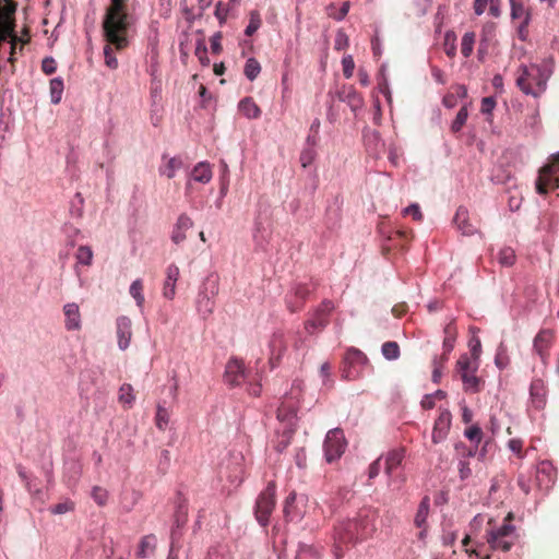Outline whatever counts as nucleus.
<instances>
[{
    "mask_svg": "<svg viewBox=\"0 0 559 559\" xmlns=\"http://www.w3.org/2000/svg\"><path fill=\"white\" fill-rule=\"evenodd\" d=\"M193 222L190 216L186 213H182L178 216L177 222L175 223L171 230V241L175 245H179L186 239V233L192 228Z\"/></svg>",
    "mask_w": 559,
    "mask_h": 559,
    "instance_id": "nucleus-19",
    "label": "nucleus"
},
{
    "mask_svg": "<svg viewBox=\"0 0 559 559\" xmlns=\"http://www.w3.org/2000/svg\"><path fill=\"white\" fill-rule=\"evenodd\" d=\"M346 448L344 433L340 428L331 429L324 439L323 449L328 462H333L341 457Z\"/></svg>",
    "mask_w": 559,
    "mask_h": 559,
    "instance_id": "nucleus-7",
    "label": "nucleus"
},
{
    "mask_svg": "<svg viewBox=\"0 0 559 559\" xmlns=\"http://www.w3.org/2000/svg\"><path fill=\"white\" fill-rule=\"evenodd\" d=\"M335 96L340 102L346 103L354 112L360 110L364 106L362 96L352 85H343L336 90Z\"/></svg>",
    "mask_w": 559,
    "mask_h": 559,
    "instance_id": "nucleus-16",
    "label": "nucleus"
},
{
    "mask_svg": "<svg viewBox=\"0 0 559 559\" xmlns=\"http://www.w3.org/2000/svg\"><path fill=\"white\" fill-rule=\"evenodd\" d=\"M521 74L516 78V86L525 94L535 98L539 97V93L534 90L528 80L536 83L535 70H532V63L530 66L521 64L519 68Z\"/></svg>",
    "mask_w": 559,
    "mask_h": 559,
    "instance_id": "nucleus-18",
    "label": "nucleus"
},
{
    "mask_svg": "<svg viewBox=\"0 0 559 559\" xmlns=\"http://www.w3.org/2000/svg\"><path fill=\"white\" fill-rule=\"evenodd\" d=\"M64 312V328L68 331H78L81 329V313L79 305L75 302H68L63 306Z\"/></svg>",
    "mask_w": 559,
    "mask_h": 559,
    "instance_id": "nucleus-24",
    "label": "nucleus"
},
{
    "mask_svg": "<svg viewBox=\"0 0 559 559\" xmlns=\"http://www.w3.org/2000/svg\"><path fill=\"white\" fill-rule=\"evenodd\" d=\"M261 72V66L255 58H249L246 61L243 73L249 81H254Z\"/></svg>",
    "mask_w": 559,
    "mask_h": 559,
    "instance_id": "nucleus-41",
    "label": "nucleus"
},
{
    "mask_svg": "<svg viewBox=\"0 0 559 559\" xmlns=\"http://www.w3.org/2000/svg\"><path fill=\"white\" fill-rule=\"evenodd\" d=\"M475 44V33L474 32H466L461 40V53L463 57L468 58L474 48Z\"/></svg>",
    "mask_w": 559,
    "mask_h": 559,
    "instance_id": "nucleus-42",
    "label": "nucleus"
},
{
    "mask_svg": "<svg viewBox=\"0 0 559 559\" xmlns=\"http://www.w3.org/2000/svg\"><path fill=\"white\" fill-rule=\"evenodd\" d=\"M297 412V404L295 402H290L288 396H285L276 412V417L280 423L278 428H290L292 430H296Z\"/></svg>",
    "mask_w": 559,
    "mask_h": 559,
    "instance_id": "nucleus-12",
    "label": "nucleus"
},
{
    "mask_svg": "<svg viewBox=\"0 0 559 559\" xmlns=\"http://www.w3.org/2000/svg\"><path fill=\"white\" fill-rule=\"evenodd\" d=\"M556 174L557 166L552 164L544 165L539 169L538 177L535 181V189L538 194H547L548 188H559V177H557Z\"/></svg>",
    "mask_w": 559,
    "mask_h": 559,
    "instance_id": "nucleus-10",
    "label": "nucleus"
},
{
    "mask_svg": "<svg viewBox=\"0 0 559 559\" xmlns=\"http://www.w3.org/2000/svg\"><path fill=\"white\" fill-rule=\"evenodd\" d=\"M286 343L284 340V333L282 331H276L272 334L269 342L270 349V358L269 364L272 369L278 366L281 358L286 352Z\"/></svg>",
    "mask_w": 559,
    "mask_h": 559,
    "instance_id": "nucleus-17",
    "label": "nucleus"
},
{
    "mask_svg": "<svg viewBox=\"0 0 559 559\" xmlns=\"http://www.w3.org/2000/svg\"><path fill=\"white\" fill-rule=\"evenodd\" d=\"M116 324H117L118 347L121 350H126L130 345L131 335H132L131 320L126 316H121L117 319Z\"/></svg>",
    "mask_w": 559,
    "mask_h": 559,
    "instance_id": "nucleus-20",
    "label": "nucleus"
},
{
    "mask_svg": "<svg viewBox=\"0 0 559 559\" xmlns=\"http://www.w3.org/2000/svg\"><path fill=\"white\" fill-rule=\"evenodd\" d=\"M498 263L503 267L512 266L516 261L514 249L511 247H502L497 254Z\"/></svg>",
    "mask_w": 559,
    "mask_h": 559,
    "instance_id": "nucleus-38",
    "label": "nucleus"
},
{
    "mask_svg": "<svg viewBox=\"0 0 559 559\" xmlns=\"http://www.w3.org/2000/svg\"><path fill=\"white\" fill-rule=\"evenodd\" d=\"M239 111L249 119H255L261 115L259 106L251 97L242 98L238 104Z\"/></svg>",
    "mask_w": 559,
    "mask_h": 559,
    "instance_id": "nucleus-34",
    "label": "nucleus"
},
{
    "mask_svg": "<svg viewBox=\"0 0 559 559\" xmlns=\"http://www.w3.org/2000/svg\"><path fill=\"white\" fill-rule=\"evenodd\" d=\"M84 199L80 192L75 193L74 199L71 201L70 214L73 217H81L83 213Z\"/></svg>",
    "mask_w": 559,
    "mask_h": 559,
    "instance_id": "nucleus-53",
    "label": "nucleus"
},
{
    "mask_svg": "<svg viewBox=\"0 0 559 559\" xmlns=\"http://www.w3.org/2000/svg\"><path fill=\"white\" fill-rule=\"evenodd\" d=\"M464 436L469 441L474 442L475 445L477 447L478 443L481 441L483 431H481V429L477 425H474V426H471L468 429H466L464 431Z\"/></svg>",
    "mask_w": 559,
    "mask_h": 559,
    "instance_id": "nucleus-56",
    "label": "nucleus"
},
{
    "mask_svg": "<svg viewBox=\"0 0 559 559\" xmlns=\"http://www.w3.org/2000/svg\"><path fill=\"white\" fill-rule=\"evenodd\" d=\"M157 538L154 534L145 535L141 538L136 550V557L141 559L151 558L155 554Z\"/></svg>",
    "mask_w": 559,
    "mask_h": 559,
    "instance_id": "nucleus-25",
    "label": "nucleus"
},
{
    "mask_svg": "<svg viewBox=\"0 0 559 559\" xmlns=\"http://www.w3.org/2000/svg\"><path fill=\"white\" fill-rule=\"evenodd\" d=\"M479 364L474 362L471 373H463L461 380L463 382L464 390L471 393H477L480 391V379L475 374Z\"/></svg>",
    "mask_w": 559,
    "mask_h": 559,
    "instance_id": "nucleus-31",
    "label": "nucleus"
},
{
    "mask_svg": "<svg viewBox=\"0 0 559 559\" xmlns=\"http://www.w3.org/2000/svg\"><path fill=\"white\" fill-rule=\"evenodd\" d=\"M346 359L352 364H358V365H364L367 362L366 355L357 348L348 349L347 354H346Z\"/></svg>",
    "mask_w": 559,
    "mask_h": 559,
    "instance_id": "nucleus-55",
    "label": "nucleus"
},
{
    "mask_svg": "<svg viewBox=\"0 0 559 559\" xmlns=\"http://www.w3.org/2000/svg\"><path fill=\"white\" fill-rule=\"evenodd\" d=\"M556 469L549 461H542L536 467V485L539 490L548 491L556 481Z\"/></svg>",
    "mask_w": 559,
    "mask_h": 559,
    "instance_id": "nucleus-13",
    "label": "nucleus"
},
{
    "mask_svg": "<svg viewBox=\"0 0 559 559\" xmlns=\"http://www.w3.org/2000/svg\"><path fill=\"white\" fill-rule=\"evenodd\" d=\"M509 1H510V8H511V19L518 20L521 17H525L527 12L524 8V4L516 0H509Z\"/></svg>",
    "mask_w": 559,
    "mask_h": 559,
    "instance_id": "nucleus-57",
    "label": "nucleus"
},
{
    "mask_svg": "<svg viewBox=\"0 0 559 559\" xmlns=\"http://www.w3.org/2000/svg\"><path fill=\"white\" fill-rule=\"evenodd\" d=\"M452 423V415L449 409H441L439 416L435 420L432 429V442L438 444L444 441L448 437Z\"/></svg>",
    "mask_w": 559,
    "mask_h": 559,
    "instance_id": "nucleus-14",
    "label": "nucleus"
},
{
    "mask_svg": "<svg viewBox=\"0 0 559 559\" xmlns=\"http://www.w3.org/2000/svg\"><path fill=\"white\" fill-rule=\"evenodd\" d=\"M284 518L288 522H298L304 516V511L297 504V495L292 491L284 501Z\"/></svg>",
    "mask_w": 559,
    "mask_h": 559,
    "instance_id": "nucleus-22",
    "label": "nucleus"
},
{
    "mask_svg": "<svg viewBox=\"0 0 559 559\" xmlns=\"http://www.w3.org/2000/svg\"><path fill=\"white\" fill-rule=\"evenodd\" d=\"M495 33H496V25L495 23H486L484 26H483V29H481V37H480V40L481 43H485L487 45H489V43L495 37Z\"/></svg>",
    "mask_w": 559,
    "mask_h": 559,
    "instance_id": "nucleus-58",
    "label": "nucleus"
},
{
    "mask_svg": "<svg viewBox=\"0 0 559 559\" xmlns=\"http://www.w3.org/2000/svg\"><path fill=\"white\" fill-rule=\"evenodd\" d=\"M107 43L108 44L104 47L105 64L110 70H116L118 68L119 63H118V59L116 58L115 52L111 48V46H114V45L110 44L108 40H107Z\"/></svg>",
    "mask_w": 559,
    "mask_h": 559,
    "instance_id": "nucleus-49",
    "label": "nucleus"
},
{
    "mask_svg": "<svg viewBox=\"0 0 559 559\" xmlns=\"http://www.w3.org/2000/svg\"><path fill=\"white\" fill-rule=\"evenodd\" d=\"M64 90L63 81L61 78H53L49 82L50 102L57 105L61 102L62 93Z\"/></svg>",
    "mask_w": 559,
    "mask_h": 559,
    "instance_id": "nucleus-37",
    "label": "nucleus"
},
{
    "mask_svg": "<svg viewBox=\"0 0 559 559\" xmlns=\"http://www.w3.org/2000/svg\"><path fill=\"white\" fill-rule=\"evenodd\" d=\"M296 430L290 428H277L276 437L274 439V449L276 452L282 453L290 444L292 438Z\"/></svg>",
    "mask_w": 559,
    "mask_h": 559,
    "instance_id": "nucleus-30",
    "label": "nucleus"
},
{
    "mask_svg": "<svg viewBox=\"0 0 559 559\" xmlns=\"http://www.w3.org/2000/svg\"><path fill=\"white\" fill-rule=\"evenodd\" d=\"M453 223L464 236H472L477 233V229L474 227V225L469 223L468 210L463 205L457 207L453 217Z\"/></svg>",
    "mask_w": 559,
    "mask_h": 559,
    "instance_id": "nucleus-23",
    "label": "nucleus"
},
{
    "mask_svg": "<svg viewBox=\"0 0 559 559\" xmlns=\"http://www.w3.org/2000/svg\"><path fill=\"white\" fill-rule=\"evenodd\" d=\"M429 508H430L429 498L426 496L420 501L417 512H416V515H415V519H414V523L418 528H423L424 526H426L428 514H429Z\"/></svg>",
    "mask_w": 559,
    "mask_h": 559,
    "instance_id": "nucleus-35",
    "label": "nucleus"
},
{
    "mask_svg": "<svg viewBox=\"0 0 559 559\" xmlns=\"http://www.w3.org/2000/svg\"><path fill=\"white\" fill-rule=\"evenodd\" d=\"M93 252L87 246H80L76 251V261L83 265H90L92 263Z\"/></svg>",
    "mask_w": 559,
    "mask_h": 559,
    "instance_id": "nucleus-51",
    "label": "nucleus"
},
{
    "mask_svg": "<svg viewBox=\"0 0 559 559\" xmlns=\"http://www.w3.org/2000/svg\"><path fill=\"white\" fill-rule=\"evenodd\" d=\"M135 396L133 394V388L129 383H123L119 389V401L126 405L131 406L134 402Z\"/></svg>",
    "mask_w": 559,
    "mask_h": 559,
    "instance_id": "nucleus-46",
    "label": "nucleus"
},
{
    "mask_svg": "<svg viewBox=\"0 0 559 559\" xmlns=\"http://www.w3.org/2000/svg\"><path fill=\"white\" fill-rule=\"evenodd\" d=\"M364 142L367 151L372 155H378L380 153L381 147H383L384 145L381 140L380 133L376 130L364 131Z\"/></svg>",
    "mask_w": 559,
    "mask_h": 559,
    "instance_id": "nucleus-28",
    "label": "nucleus"
},
{
    "mask_svg": "<svg viewBox=\"0 0 559 559\" xmlns=\"http://www.w3.org/2000/svg\"><path fill=\"white\" fill-rule=\"evenodd\" d=\"M249 378V371L246 369L243 361L233 357L225 367L224 380L230 386H238L246 382Z\"/></svg>",
    "mask_w": 559,
    "mask_h": 559,
    "instance_id": "nucleus-11",
    "label": "nucleus"
},
{
    "mask_svg": "<svg viewBox=\"0 0 559 559\" xmlns=\"http://www.w3.org/2000/svg\"><path fill=\"white\" fill-rule=\"evenodd\" d=\"M496 107V99L493 96L484 97L481 99L480 111L484 115H490Z\"/></svg>",
    "mask_w": 559,
    "mask_h": 559,
    "instance_id": "nucleus-62",
    "label": "nucleus"
},
{
    "mask_svg": "<svg viewBox=\"0 0 559 559\" xmlns=\"http://www.w3.org/2000/svg\"><path fill=\"white\" fill-rule=\"evenodd\" d=\"M126 1L110 0L102 23L105 39L118 50L129 45L130 31L134 24V17L128 12Z\"/></svg>",
    "mask_w": 559,
    "mask_h": 559,
    "instance_id": "nucleus-1",
    "label": "nucleus"
},
{
    "mask_svg": "<svg viewBox=\"0 0 559 559\" xmlns=\"http://www.w3.org/2000/svg\"><path fill=\"white\" fill-rule=\"evenodd\" d=\"M169 421V415L168 411L162 406L160 404L157 405L156 411V426L158 429L164 430Z\"/></svg>",
    "mask_w": 559,
    "mask_h": 559,
    "instance_id": "nucleus-54",
    "label": "nucleus"
},
{
    "mask_svg": "<svg viewBox=\"0 0 559 559\" xmlns=\"http://www.w3.org/2000/svg\"><path fill=\"white\" fill-rule=\"evenodd\" d=\"M190 179L200 183H207L212 179V169L209 163H198L190 173Z\"/></svg>",
    "mask_w": 559,
    "mask_h": 559,
    "instance_id": "nucleus-29",
    "label": "nucleus"
},
{
    "mask_svg": "<svg viewBox=\"0 0 559 559\" xmlns=\"http://www.w3.org/2000/svg\"><path fill=\"white\" fill-rule=\"evenodd\" d=\"M15 468H16V472H17L20 478L25 484V488L28 491V493L34 497H39L41 495V489L40 488L32 489V477H31V475H28L26 469L21 464H16Z\"/></svg>",
    "mask_w": 559,
    "mask_h": 559,
    "instance_id": "nucleus-40",
    "label": "nucleus"
},
{
    "mask_svg": "<svg viewBox=\"0 0 559 559\" xmlns=\"http://www.w3.org/2000/svg\"><path fill=\"white\" fill-rule=\"evenodd\" d=\"M275 492V484L271 481L257 498L254 506V515L258 523L263 527L269 525L270 516L274 510Z\"/></svg>",
    "mask_w": 559,
    "mask_h": 559,
    "instance_id": "nucleus-4",
    "label": "nucleus"
},
{
    "mask_svg": "<svg viewBox=\"0 0 559 559\" xmlns=\"http://www.w3.org/2000/svg\"><path fill=\"white\" fill-rule=\"evenodd\" d=\"M142 281L135 280L131 283L129 293L135 300L136 306L141 307L144 304V295L142 294Z\"/></svg>",
    "mask_w": 559,
    "mask_h": 559,
    "instance_id": "nucleus-48",
    "label": "nucleus"
},
{
    "mask_svg": "<svg viewBox=\"0 0 559 559\" xmlns=\"http://www.w3.org/2000/svg\"><path fill=\"white\" fill-rule=\"evenodd\" d=\"M343 73L346 79H350L354 73L355 62L352 55H346L342 59Z\"/></svg>",
    "mask_w": 559,
    "mask_h": 559,
    "instance_id": "nucleus-61",
    "label": "nucleus"
},
{
    "mask_svg": "<svg viewBox=\"0 0 559 559\" xmlns=\"http://www.w3.org/2000/svg\"><path fill=\"white\" fill-rule=\"evenodd\" d=\"M469 332L472 333L471 338L468 340V347L471 350L472 358L474 362L479 364V357L481 354V342L480 338L477 336V333L479 332L478 328L472 326L469 329Z\"/></svg>",
    "mask_w": 559,
    "mask_h": 559,
    "instance_id": "nucleus-36",
    "label": "nucleus"
},
{
    "mask_svg": "<svg viewBox=\"0 0 559 559\" xmlns=\"http://www.w3.org/2000/svg\"><path fill=\"white\" fill-rule=\"evenodd\" d=\"M156 72H157V66L156 64H151L150 67V74L152 76V96L153 97H157L160 93V90H162V82L160 80L157 78L156 75Z\"/></svg>",
    "mask_w": 559,
    "mask_h": 559,
    "instance_id": "nucleus-60",
    "label": "nucleus"
},
{
    "mask_svg": "<svg viewBox=\"0 0 559 559\" xmlns=\"http://www.w3.org/2000/svg\"><path fill=\"white\" fill-rule=\"evenodd\" d=\"M317 152L313 147H305L300 153V163L304 168L310 166L314 160Z\"/></svg>",
    "mask_w": 559,
    "mask_h": 559,
    "instance_id": "nucleus-59",
    "label": "nucleus"
},
{
    "mask_svg": "<svg viewBox=\"0 0 559 559\" xmlns=\"http://www.w3.org/2000/svg\"><path fill=\"white\" fill-rule=\"evenodd\" d=\"M91 496L93 500L99 506L103 507L107 503L108 500V491L100 487V486H94L92 488Z\"/></svg>",
    "mask_w": 559,
    "mask_h": 559,
    "instance_id": "nucleus-52",
    "label": "nucleus"
},
{
    "mask_svg": "<svg viewBox=\"0 0 559 559\" xmlns=\"http://www.w3.org/2000/svg\"><path fill=\"white\" fill-rule=\"evenodd\" d=\"M335 306L330 299H324L313 311L310 319L305 322V330L309 334H313L318 331L324 330L330 321V316L333 312Z\"/></svg>",
    "mask_w": 559,
    "mask_h": 559,
    "instance_id": "nucleus-5",
    "label": "nucleus"
},
{
    "mask_svg": "<svg viewBox=\"0 0 559 559\" xmlns=\"http://www.w3.org/2000/svg\"><path fill=\"white\" fill-rule=\"evenodd\" d=\"M249 16V23L245 29V35L248 37L252 36L262 24L260 13L257 10L251 11Z\"/></svg>",
    "mask_w": 559,
    "mask_h": 559,
    "instance_id": "nucleus-43",
    "label": "nucleus"
},
{
    "mask_svg": "<svg viewBox=\"0 0 559 559\" xmlns=\"http://www.w3.org/2000/svg\"><path fill=\"white\" fill-rule=\"evenodd\" d=\"M474 366V360L467 354H462L456 361V369L462 377L463 373H471Z\"/></svg>",
    "mask_w": 559,
    "mask_h": 559,
    "instance_id": "nucleus-47",
    "label": "nucleus"
},
{
    "mask_svg": "<svg viewBox=\"0 0 559 559\" xmlns=\"http://www.w3.org/2000/svg\"><path fill=\"white\" fill-rule=\"evenodd\" d=\"M381 353L382 356L390 361L399 359L401 355L400 346L394 341L383 343L381 346Z\"/></svg>",
    "mask_w": 559,
    "mask_h": 559,
    "instance_id": "nucleus-39",
    "label": "nucleus"
},
{
    "mask_svg": "<svg viewBox=\"0 0 559 559\" xmlns=\"http://www.w3.org/2000/svg\"><path fill=\"white\" fill-rule=\"evenodd\" d=\"M272 229L269 221V215L259 212L254 219L253 241L257 249L265 251L271 240Z\"/></svg>",
    "mask_w": 559,
    "mask_h": 559,
    "instance_id": "nucleus-8",
    "label": "nucleus"
},
{
    "mask_svg": "<svg viewBox=\"0 0 559 559\" xmlns=\"http://www.w3.org/2000/svg\"><path fill=\"white\" fill-rule=\"evenodd\" d=\"M552 341V333L549 330H542L534 337L533 349L544 359L546 350L549 348Z\"/></svg>",
    "mask_w": 559,
    "mask_h": 559,
    "instance_id": "nucleus-26",
    "label": "nucleus"
},
{
    "mask_svg": "<svg viewBox=\"0 0 559 559\" xmlns=\"http://www.w3.org/2000/svg\"><path fill=\"white\" fill-rule=\"evenodd\" d=\"M443 332H444V338H443V343H442V348L444 352V360H447L448 359L447 355H449L453 350L455 340H456V328H455V324L453 323V321L449 322L444 326Z\"/></svg>",
    "mask_w": 559,
    "mask_h": 559,
    "instance_id": "nucleus-32",
    "label": "nucleus"
},
{
    "mask_svg": "<svg viewBox=\"0 0 559 559\" xmlns=\"http://www.w3.org/2000/svg\"><path fill=\"white\" fill-rule=\"evenodd\" d=\"M183 166V163L178 157H171L168 159L164 169H160V174L171 179L176 175V170L180 169Z\"/></svg>",
    "mask_w": 559,
    "mask_h": 559,
    "instance_id": "nucleus-45",
    "label": "nucleus"
},
{
    "mask_svg": "<svg viewBox=\"0 0 559 559\" xmlns=\"http://www.w3.org/2000/svg\"><path fill=\"white\" fill-rule=\"evenodd\" d=\"M311 283H295L285 296L286 307L290 312H297L302 309L306 300L314 290Z\"/></svg>",
    "mask_w": 559,
    "mask_h": 559,
    "instance_id": "nucleus-6",
    "label": "nucleus"
},
{
    "mask_svg": "<svg viewBox=\"0 0 559 559\" xmlns=\"http://www.w3.org/2000/svg\"><path fill=\"white\" fill-rule=\"evenodd\" d=\"M74 508H75V503L71 499L67 498L63 501H61L55 506H51L49 508V511L51 514L61 515V514H66L68 512L73 511Z\"/></svg>",
    "mask_w": 559,
    "mask_h": 559,
    "instance_id": "nucleus-44",
    "label": "nucleus"
},
{
    "mask_svg": "<svg viewBox=\"0 0 559 559\" xmlns=\"http://www.w3.org/2000/svg\"><path fill=\"white\" fill-rule=\"evenodd\" d=\"M404 459L403 450H393L388 453L384 461V472L388 476H391L393 472L400 467Z\"/></svg>",
    "mask_w": 559,
    "mask_h": 559,
    "instance_id": "nucleus-33",
    "label": "nucleus"
},
{
    "mask_svg": "<svg viewBox=\"0 0 559 559\" xmlns=\"http://www.w3.org/2000/svg\"><path fill=\"white\" fill-rule=\"evenodd\" d=\"M467 117H468L467 108H466V107H462V108L457 111V114H456V116H455L454 120H453V121H452V123H451V130H452V132H454V133H455V132L461 131V129L463 128V126L465 124V122H466V120H467Z\"/></svg>",
    "mask_w": 559,
    "mask_h": 559,
    "instance_id": "nucleus-50",
    "label": "nucleus"
},
{
    "mask_svg": "<svg viewBox=\"0 0 559 559\" xmlns=\"http://www.w3.org/2000/svg\"><path fill=\"white\" fill-rule=\"evenodd\" d=\"M348 46V37L343 31H338L334 40V48L336 50H343Z\"/></svg>",
    "mask_w": 559,
    "mask_h": 559,
    "instance_id": "nucleus-63",
    "label": "nucleus"
},
{
    "mask_svg": "<svg viewBox=\"0 0 559 559\" xmlns=\"http://www.w3.org/2000/svg\"><path fill=\"white\" fill-rule=\"evenodd\" d=\"M218 290V275L215 273L209 274L200 285L195 299L197 311L203 319H206L213 313L215 308V297L217 296Z\"/></svg>",
    "mask_w": 559,
    "mask_h": 559,
    "instance_id": "nucleus-3",
    "label": "nucleus"
},
{
    "mask_svg": "<svg viewBox=\"0 0 559 559\" xmlns=\"http://www.w3.org/2000/svg\"><path fill=\"white\" fill-rule=\"evenodd\" d=\"M41 70L46 74H52L57 70L56 60L52 57H46L41 61Z\"/></svg>",
    "mask_w": 559,
    "mask_h": 559,
    "instance_id": "nucleus-64",
    "label": "nucleus"
},
{
    "mask_svg": "<svg viewBox=\"0 0 559 559\" xmlns=\"http://www.w3.org/2000/svg\"><path fill=\"white\" fill-rule=\"evenodd\" d=\"M376 513L360 510L354 518L341 521L334 528L336 549L340 545H355L371 537L376 531Z\"/></svg>",
    "mask_w": 559,
    "mask_h": 559,
    "instance_id": "nucleus-2",
    "label": "nucleus"
},
{
    "mask_svg": "<svg viewBox=\"0 0 559 559\" xmlns=\"http://www.w3.org/2000/svg\"><path fill=\"white\" fill-rule=\"evenodd\" d=\"M512 520L513 513L510 512L504 518V523L501 526L488 532L487 540H497L499 538H504L511 535L515 531V526L511 524Z\"/></svg>",
    "mask_w": 559,
    "mask_h": 559,
    "instance_id": "nucleus-27",
    "label": "nucleus"
},
{
    "mask_svg": "<svg viewBox=\"0 0 559 559\" xmlns=\"http://www.w3.org/2000/svg\"><path fill=\"white\" fill-rule=\"evenodd\" d=\"M176 507L174 513V525L170 532L171 545H174L181 536L180 530L186 525L188 518L187 499L180 491L177 492Z\"/></svg>",
    "mask_w": 559,
    "mask_h": 559,
    "instance_id": "nucleus-9",
    "label": "nucleus"
},
{
    "mask_svg": "<svg viewBox=\"0 0 559 559\" xmlns=\"http://www.w3.org/2000/svg\"><path fill=\"white\" fill-rule=\"evenodd\" d=\"M532 70H535L536 86L539 95L546 91L547 81L554 72V59H544L539 64L532 63Z\"/></svg>",
    "mask_w": 559,
    "mask_h": 559,
    "instance_id": "nucleus-15",
    "label": "nucleus"
},
{
    "mask_svg": "<svg viewBox=\"0 0 559 559\" xmlns=\"http://www.w3.org/2000/svg\"><path fill=\"white\" fill-rule=\"evenodd\" d=\"M530 396L533 407L542 409L546 405V385L542 379H533L530 385Z\"/></svg>",
    "mask_w": 559,
    "mask_h": 559,
    "instance_id": "nucleus-21",
    "label": "nucleus"
}]
</instances>
